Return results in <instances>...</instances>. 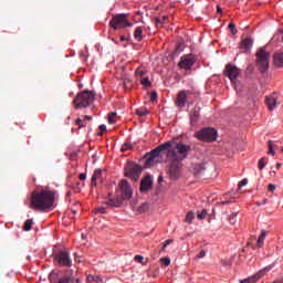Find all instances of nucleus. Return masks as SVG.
<instances>
[{"mask_svg":"<svg viewBox=\"0 0 283 283\" xmlns=\"http://www.w3.org/2000/svg\"><path fill=\"white\" fill-rule=\"evenodd\" d=\"M273 40L279 41L280 43H283V31H281L276 35H274Z\"/></svg>","mask_w":283,"mask_h":283,"instance_id":"34","label":"nucleus"},{"mask_svg":"<svg viewBox=\"0 0 283 283\" xmlns=\"http://www.w3.org/2000/svg\"><path fill=\"white\" fill-rule=\"evenodd\" d=\"M265 103L271 112L277 107V93H273L270 96H265Z\"/></svg>","mask_w":283,"mask_h":283,"instance_id":"15","label":"nucleus"},{"mask_svg":"<svg viewBox=\"0 0 283 283\" xmlns=\"http://www.w3.org/2000/svg\"><path fill=\"white\" fill-rule=\"evenodd\" d=\"M167 247L163 245V248L159 250V253H163Z\"/></svg>","mask_w":283,"mask_h":283,"instance_id":"53","label":"nucleus"},{"mask_svg":"<svg viewBox=\"0 0 283 283\" xmlns=\"http://www.w3.org/2000/svg\"><path fill=\"white\" fill-rule=\"evenodd\" d=\"M174 147H175L174 142H166L157 146L150 153H147L145 155V158H146L145 167H151V165H154L155 163H158L157 158L160 157V154H163V151H167V154H169V150L174 149Z\"/></svg>","mask_w":283,"mask_h":283,"instance_id":"4","label":"nucleus"},{"mask_svg":"<svg viewBox=\"0 0 283 283\" xmlns=\"http://www.w3.org/2000/svg\"><path fill=\"white\" fill-rule=\"evenodd\" d=\"M200 118V111L193 108L192 112L190 113V125H196Z\"/></svg>","mask_w":283,"mask_h":283,"instance_id":"19","label":"nucleus"},{"mask_svg":"<svg viewBox=\"0 0 283 283\" xmlns=\"http://www.w3.org/2000/svg\"><path fill=\"white\" fill-rule=\"evenodd\" d=\"M155 21H156V25L158 28V27L163 25V23H165V21H167V15H164L163 19L156 18Z\"/></svg>","mask_w":283,"mask_h":283,"instance_id":"31","label":"nucleus"},{"mask_svg":"<svg viewBox=\"0 0 283 283\" xmlns=\"http://www.w3.org/2000/svg\"><path fill=\"white\" fill-rule=\"evenodd\" d=\"M196 63V56L193 54L184 55L180 59V62L178 63V66L181 70H189L190 67H193V64Z\"/></svg>","mask_w":283,"mask_h":283,"instance_id":"14","label":"nucleus"},{"mask_svg":"<svg viewBox=\"0 0 283 283\" xmlns=\"http://www.w3.org/2000/svg\"><path fill=\"white\" fill-rule=\"evenodd\" d=\"M143 260H145L143 255H135V262H138L139 264H145L143 263Z\"/></svg>","mask_w":283,"mask_h":283,"instance_id":"43","label":"nucleus"},{"mask_svg":"<svg viewBox=\"0 0 283 283\" xmlns=\"http://www.w3.org/2000/svg\"><path fill=\"white\" fill-rule=\"evenodd\" d=\"M134 39L135 41H143L145 35L143 34V27H137L134 31Z\"/></svg>","mask_w":283,"mask_h":283,"instance_id":"21","label":"nucleus"},{"mask_svg":"<svg viewBox=\"0 0 283 283\" xmlns=\"http://www.w3.org/2000/svg\"><path fill=\"white\" fill-rule=\"evenodd\" d=\"M96 211L97 213H105L106 209L102 207V208H97Z\"/></svg>","mask_w":283,"mask_h":283,"instance_id":"50","label":"nucleus"},{"mask_svg":"<svg viewBox=\"0 0 283 283\" xmlns=\"http://www.w3.org/2000/svg\"><path fill=\"white\" fill-rule=\"evenodd\" d=\"M101 176H103V170L96 169L91 179V187H96V181L98 180V178H101Z\"/></svg>","mask_w":283,"mask_h":283,"instance_id":"20","label":"nucleus"},{"mask_svg":"<svg viewBox=\"0 0 283 283\" xmlns=\"http://www.w3.org/2000/svg\"><path fill=\"white\" fill-rule=\"evenodd\" d=\"M229 202H231V201H223V205H229Z\"/></svg>","mask_w":283,"mask_h":283,"instance_id":"59","label":"nucleus"},{"mask_svg":"<svg viewBox=\"0 0 283 283\" xmlns=\"http://www.w3.org/2000/svg\"><path fill=\"white\" fill-rule=\"evenodd\" d=\"M282 167V164H276V169H280Z\"/></svg>","mask_w":283,"mask_h":283,"instance_id":"56","label":"nucleus"},{"mask_svg":"<svg viewBox=\"0 0 283 283\" xmlns=\"http://www.w3.org/2000/svg\"><path fill=\"white\" fill-rule=\"evenodd\" d=\"M76 125L81 128V127H87V124L84 122V119L77 118L75 120Z\"/></svg>","mask_w":283,"mask_h":283,"instance_id":"37","label":"nucleus"},{"mask_svg":"<svg viewBox=\"0 0 283 283\" xmlns=\"http://www.w3.org/2000/svg\"><path fill=\"white\" fill-rule=\"evenodd\" d=\"M266 167V157H262L260 160H259V169L262 170Z\"/></svg>","mask_w":283,"mask_h":283,"instance_id":"32","label":"nucleus"},{"mask_svg":"<svg viewBox=\"0 0 283 283\" xmlns=\"http://www.w3.org/2000/svg\"><path fill=\"white\" fill-rule=\"evenodd\" d=\"M198 220H205V218H207V210L203 209L198 216H197Z\"/></svg>","mask_w":283,"mask_h":283,"instance_id":"39","label":"nucleus"},{"mask_svg":"<svg viewBox=\"0 0 283 283\" xmlns=\"http://www.w3.org/2000/svg\"><path fill=\"white\" fill-rule=\"evenodd\" d=\"M119 191L120 193L117 195L116 198H108L105 203L108 205V207H122L124 200H130L134 192L132 191V186H129V182L125 179H123L119 182Z\"/></svg>","mask_w":283,"mask_h":283,"instance_id":"3","label":"nucleus"},{"mask_svg":"<svg viewBox=\"0 0 283 283\" xmlns=\"http://www.w3.org/2000/svg\"><path fill=\"white\" fill-rule=\"evenodd\" d=\"M255 63L261 74H264L269 70V63L271 61V52L266 51V48H260L255 53Z\"/></svg>","mask_w":283,"mask_h":283,"instance_id":"6","label":"nucleus"},{"mask_svg":"<svg viewBox=\"0 0 283 283\" xmlns=\"http://www.w3.org/2000/svg\"><path fill=\"white\" fill-rule=\"evenodd\" d=\"M264 202H266V199H264Z\"/></svg>","mask_w":283,"mask_h":283,"instance_id":"60","label":"nucleus"},{"mask_svg":"<svg viewBox=\"0 0 283 283\" xmlns=\"http://www.w3.org/2000/svg\"><path fill=\"white\" fill-rule=\"evenodd\" d=\"M129 149H132V144H124L122 146V151H129Z\"/></svg>","mask_w":283,"mask_h":283,"instance_id":"42","label":"nucleus"},{"mask_svg":"<svg viewBox=\"0 0 283 283\" xmlns=\"http://www.w3.org/2000/svg\"><path fill=\"white\" fill-rule=\"evenodd\" d=\"M268 145H269V154H271L272 156H275V149H280V145H277L273 140H270Z\"/></svg>","mask_w":283,"mask_h":283,"instance_id":"23","label":"nucleus"},{"mask_svg":"<svg viewBox=\"0 0 283 283\" xmlns=\"http://www.w3.org/2000/svg\"><path fill=\"white\" fill-rule=\"evenodd\" d=\"M193 218H196V216L193 214V212L189 211L186 214V222H188L189 224H191V222L193 221Z\"/></svg>","mask_w":283,"mask_h":283,"instance_id":"30","label":"nucleus"},{"mask_svg":"<svg viewBox=\"0 0 283 283\" xmlns=\"http://www.w3.org/2000/svg\"><path fill=\"white\" fill-rule=\"evenodd\" d=\"M143 174V168L135 164H129L125 168V176L126 178H132L135 182H138L140 175Z\"/></svg>","mask_w":283,"mask_h":283,"instance_id":"9","label":"nucleus"},{"mask_svg":"<svg viewBox=\"0 0 283 283\" xmlns=\"http://www.w3.org/2000/svg\"><path fill=\"white\" fill-rule=\"evenodd\" d=\"M161 264H164V266H169V264H171V259L165 256L160 259Z\"/></svg>","mask_w":283,"mask_h":283,"instance_id":"33","label":"nucleus"},{"mask_svg":"<svg viewBox=\"0 0 283 283\" xmlns=\"http://www.w3.org/2000/svg\"><path fill=\"white\" fill-rule=\"evenodd\" d=\"M195 136L198 140H202L203 143H213L216 138H218V130L207 127L197 132Z\"/></svg>","mask_w":283,"mask_h":283,"instance_id":"8","label":"nucleus"},{"mask_svg":"<svg viewBox=\"0 0 283 283\" xmlns=\"http://www.w3.org/2000/svg\"><path fill=\"white\" fill-rule=\"evenodd\" d=\"M109 25L113 28V30H124V28H132V23L125 13L114 15L109 22Z\"/></svg>","mask_w":283,"mask_h":283,"instance_id":"7","label":"nucleus"},{"mask_svg":"<svg viewBox=\"0 0 283 283\" xmlns=\"http://www.w3.org/2000/svg\"><path fill=\"white\" fill-rule=\"evenodd\" d=\"M174 240L172 239H168L165 241L164 247H169V244H172Z\"/></svg>","mask_w":283,"mask_h":283,"instance_id":"48","label":"nucleus"},{"mask_svg":"<svg viewBox=\"0 0 283 283\" xmlns=\"http://www.w3.org/2000/svg\"><path fill=\"white\" fill-rule=\"evenodd\" d=\"M54 260L60 264V266H72V258H70V252H66L65 250L55 252Z\"/></svg>","mask_w":283,"mask_h":283,"instance_id":"10","label":"nucleus"},{"mask_svg":"<svg viewBox=\"0 0 283 283\" xmlns=\"http://www.w3.org/2000/svg\"><path fill=\"white\" fill-rule=\"evenodd\" d=\"M66 196H72V191H69V192L66 193Z\"/></svg>","mask_w":283,"mask_h":283,"instance_id":"58","label":"nucleus"},{"mask_svg":"<svg viewBox=\"0 0 283 283\" xmlns=\"http://www.w3.org/2000/svg\"><path fill=\"white\" fill-rule=\"evenodd\" d=\"M149 189H151V177L146 176V177L140 181L139 191H140L142 193H145V192L149 191Z\"/></svg>","mask_w":283,"mask_h":283,"instance_id":"16","label":"nucleus"},{"mask_svg":"<svg viewBox=\"0 0 283 283\" xmlns=\"http://www.w3.org/2000/svg\"><path fill=\"white\" fill-rule=\"evenodd\" d=\"M120 41H122V42H123V41H127V39H125V36L122 35V36H120Z\"/></svg>","mask_w":283,"mask_h":283,"instance_id":"55","label":"nucleus"},{"mask_svg":"<svg viewBox=\"0 0 283 283\" xmlns=\"http://www.w3.org/2000/svg\"><path fill=\"white\" fill-rule=\"evenodd\" d=\"M264 240H266V230H262L261 231V234H260V237H259V239L256 241V247L259 249H261V247H263Z\"/></svg>","mask_w":283,"mask_h":283,"instance_id":"22","label":"nucleus"},{"mask_svg":"<svg viewBox=\"0 0 283 283\" xmlns=\"http://www.w3.org/2000/svg\"><path fill=\"white\" fill-rule=\"evenodd\" d=\"M253 48V40L251 38H245L240 43V49L244 52H249Z\"/></svg>","mask_w":283,"mask_h":283,"instance_id":"17","label":"nucleus"},{"mask_svg":"<svg viewBox=\"0 0 283 283\" xmlns=\"http://www.w3.org/2000/svg\"><path fill=\"white\" fill-rule=\"evenodd\" d=\"M191 94H193V92L189 91V90H182L177 94V98H176V105L177 107H179L180 109H182V107H185L187 105V99L189 98V96H191Z\"/></svg>","mask_w":283,"mask_h":283,"instance_id":"13","label":"nucleus"},{"mask_svg":"<svg viewBox=\"0 0 283 283\" xmlns=\"http://www.w3.org/2000/svg\"><path fill=\"white\" fill-rule=\"evenodd\" d=\"M235 216H237V214H231V216L229 217V221H230L231 224H235Z\"/></svg>","mask_w":283,"mask_h":283,"instance_id":"46","label":"nucleus"},{"mask_svg":"<svg viewBox=\"0 0 283 283\" xmlns=\"http://www.w3.org/2000/svg\"><path fill=\"white\" fill-rule=\"evenodd\" d=\"M275 67H283V51H276L273 55Z\"/></svg>","mask_w":283,"mask_h":283,"instance_id":"18","label":"nucleus"},{"mask_svg":"<svg viewBox=\"0 0 283 283\" xmlns=\"http://www.w3.org/2000/svg\"><path fill=\"white\" fill-rule=\"evenodd\" d=\"M224 75L230 78L231 83L234 85V90H238L235 85L238 76H240V69L234 65L228 64L224 70Z\"/></svg>","mask_w":283,"mask_h":283,"instance_id":"11","label":"nucleus"},{"mask_svg":"<svg viewBox=\"0 0 283 283\" xmlns=\"http://www.w3.org/2000/svg\"><path fill=\"white\" fill-rule=\"evenodd\" d=\"M135 114H137V116H147V114H149V111H147V108H137L135 111Z\"/></svg>","mask_w":283,"mask_h":283,"instance_id":"26","label":"nucleus"},{"mask_svg":"<svg viewBox=\"0 0 283 283\" xmlns=\"http://www.w3.org/2000/svg\"><path fill=\"white\" fill-rule=\"evenodd\" d=\"M135 75L139 78H143V76H145V69L143 67H138L136 71H135Z\"/></svg>","mask_w":283,"mask_h":283,"instance_id":"29","label":"nucleus"},{"mask_svg":"<svg viewBox=\"0 0 283 283\" xmlns=\"http://www.w3.org/2000/svg\"><path fill=\"white\" fill-rule=\"evenodd\" d=\"M273 266H275V264H270V265L263 268L256 274H254L245 280H242L241 283H255L259 280H262V277H264L265 274L269 273L273 269Z\"/></svg>","mask_w":283,"mask_h":283,"instance_id":"12","label":"nucleus"},{"mask_svg":"<svg viewBox=\"0 0 283 283\" xmlns=\"http://www.w3.org/2000/svg\"><path fill=\"white\" fill-rule=\"evenodd\" d=\"M114 118H116V113L108 114V123H109V125H114V123H116V120Z\"/></svg>","mask_w":283,"mask_h":283,"instance_id":"36","label":"nucleus"},{"mask_svg":"<svg viewBox=\"0 0 283 283\" xmlns=\"http://www.w3.org/2000/svg\"><path fill=\"white\" fill-rule=\"evenodd\" d=\"M87 282L103 283V279L101 276L88 275Z\"/></svg>","mask_w":283,"mask_h":283,"instance_id":"25","label":"nucleus"},{"mask_svg":"<svg viewBox=\"0 0 283 283\" xmlns=\"http://www.w3.org/2000/svg\"><path fill=\"white\" fill-rule=\"evenodd\" d=\"M57 283H78V280L74 276H63Z\"/></svg>","mask_w":283,"mask_h":283,"instance_id":"24","label":"nucleus"},{"mask_svg":"<svg viewBox=\"0 0 283 283\" xmlns=\"http://www.w3.org/2000/svg\"><path fill=\"white\" fill-rule=\"evenodd\" d=\"M142 85H145V87H151V82L149 81V77L142 78Z\"/></svg>","mask_w":283,"mask_h":283,"instance_id":"35","label":"nucleus"},{"mask_svg":"<svg viewBox=\"0 0 283 283\" xmlns=\"http://www.w3.org/2000/svg\"><path fill=\"white\" fill-rule=\"evenodd\" d=\"M150 101L154 103L155 101H158V93H156L155 91H153L150 93Z\"/></svg>","mask_w":283,"mask_h":283,"instance_id":"41","label":"nucleus"},{"mask_svg":"<svg viewBox=\"0 0 283 283\" xmlns=\"http://www.w3.org/2000/svg\"><path fill=\"white\" fill-rule=\"evenodd\" d=\"M268 191H275V185L270 184V185L268 186Z\"/></svg>","mask_w":283,"mask_h":283,"instance_id":"49","label":"nucleus"},{"mask_svg":"<svg viewBox=\"0 0 283 283\" xmlns=\"http://www.w3.org/2000/svg\"><path fill=\"white\" fill-rule=\"evenodd\" d=\"M205 255H207V252L205 250H201L199 252V255H197V258L202 259V258H205Z\"/></svg>","mask_w":283,"mask_h":283,"instance_id":"47","label":"nucleus"},{"mask_svg":"<svg viewBox=\"0 0 283 283\" xmlns=\"http://www.w3.org/2000/svg\"><path fill=\"white\" fill-rule=\"evenodd\" d=\"M106 129H107V126H105V124L99 125L101 133H98L97 136H103V132H105Z\"/></svg>","mask_w":283,"mask_h":283,"instance_id":"44","label":"nucleus"},{"mask_svg":"<svg viewBox=\"0 0 283 283\" xmlns=\"http://www.w3.org/2000/svg\"><path fill=\"white\" fill-rule=\"evenodd\" d=\"M149 210V203H143L139 208L138 211L145 212Z\"/></svg>","mask_w":283,"mask_h":283,"instance_id":"38","label":"nucleus"},{"mask_svg":"<svg viewBox=\"0 0 283 283\" xmlns=\"http://www.w3.org/2000/svg\"><path fill=\"white\" fill-rule=\"evenodd\" d=\"M248 184H249V180L242 179V180L240 181V184H239V189H241V187L247 186Z\"/></svg>","mask_w":283,"mask_h":283,"instance_id":"45","label":"nucleus"},{"mask_svg":"<svg viewBox=\"0 0 283 283\" xmlns=\"http://www.w3.org/2000/svg\"><path fill=\"white\" fill-rule=\"evenodd\" d=\"M217 12H222V8H220V7H217Z\"/></svg>","mask_w":283,"mask_h":283,"instance_id":"54","label":"nucleus"},{"mask_svg":"<svg viewBox=\"0 0 283 283\" xmlns=\"http://www.w3.org/2000/svg\"><path fill=\"white\" fill-rule=\"evenodd\" d=\"M202 171H205V166H202V164H196L195 174H202Z\"/></svg>","mask_w":283,"mask_h":283,"instance_id":"28","label":"nucleus"},{"mask_svg":"<svg viewBox=\"0 0 283 283\" xmlns=\"http://www.w3.org/2000/svg\"><path fill=\"white\" fill-rule=\"evenodd\" d=\"M94 98H96V93L94 91H83L78 93L73 101V105L76 109H83L85 107H90L94 103Z\"/></svg>","mask_w":283,"mask_h":283,"instance_id":"5","label":"nucleus"},{"mask_svg":"<svg viewBox=\"0 0 283 283\" xmlns=\"http://www.w3.org/2000/svg\"><path fill=\"white\" fill-rule=\"evenodd\" d=\"M54 198L55 193L52 190L33 191L29 207L34 211H48L54 207Z\"/></svg>","mask_w":283,"mask_h":283,"instance_id":"2","label":"nucleus"},{"mask_svg":"<svg viewBox=\"0 0 283 283\" xmlns=\"http://www.w3.org/2000/svg\"><path fill=\"white\" fill-rule=\"evenodd\" d=\"M158 182H163V176L158 178Z\"/></svg>","mask_w":283,"mask_h":283,"instance_id":"57","label":"nucleus"},{"mask_svg":"<svg viewBox=\"0 0 283 283\" xmlns=\"http://www.w3.org/2000/svg\"><path fill=\"white\" fill-rule=\"evenodd\" d=\"M23 231H32V220L29 219L24 222Z\"/></svg>","mask_w":283,"mask_h":283,"instance_id":"27","label":"nucleus"},{"mask_svg":"<svg viewBox=\"0 0 283 283\" xmlns=\"http://www.w3.org/2000/svg\"><path fill=\"white\" fill-rule=\"evenodd\" d=\"M83 118H84V122L85 120H92V116H90V115H85Z\"/></svg>","mask_w":283,"mask_h":283,"instance_id":"52","label":"nucleus"},{"mask_svg":"<svg viewBox=\"0 0 283 283\" xmlns=\"http://www.w3.org/2000/svg\"><path fill=\"white\" fill-rule=\"evenodd\" d=\"M229 30L231 31V34H238V29H235V25L233 23L229 24Z\"/></svg>","mask_w":283,"mask_h":283,"instance_id":"40","label":"nucleus"},{"mask_svg":"<svg viewBox=\"0 0 283 283\" xmlns=\"http://www.w3.org/2000/svg\"><path fill=\"white\" fill-rule=\"evenodd\" d=\"M189 151H191V146L178 143L166 154L168 160L167 175L170 180H178L180 178L182 161L189 156Z\"/></svg>","mask_w":283,"mask_h":283,"instance_id":"1","label":"nucleus"},{"mask_svg":"<svg viewBox=\"0 0 283 283\" xmlns=\"http://www.w3.org/2000/svg\"><path fill=\"white\" fill-rule=\"evenodd\" d=\"M87 178V175L85 174H80V180H86Z\"/></svg>","mask_w":283,"mask_h":283,"instance_id":"51","label":"nucleus"}]
</instances>
